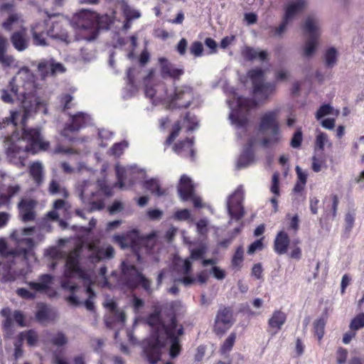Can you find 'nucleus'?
<instances>
[{"instance_id":"14","label":"nucleus","mask_w":364,"mask_h":364,"mask_svg":"<svg viewBox=\"0 0 364 364\" xmlns=\"http://www.w3.org/2000/svg\"><path fill=\"white\" fill-rule=\"evenodd\" d=\"M80 251L79 249H74L68 255L65 267V275L68 277H72L77 275L80 278L85 277V271L80 265Z\"/></svg>"},{"instance_id":"16","label":"nucleus","mask_w":364,"mask_h":364,"mask_svg":"<svg viewBox=\"0 0 364 364\" xmlns=\"http://www.w3.org/2000/svg\"><path fill=\"white\" fill-rule=\"evenodd\" d=\"M160 73L162 78L167 77L179 80L181 76L184 74L183 68H175L174 65L166 58H159Z\"/></svg>"},{"instance_id":"4","label":"nucleus","mask_w":364,"mask_h":364,"mask_svg":"<svg viewBox=\"0 0 364 364\" xmlns=\"http://www.w3.org/2000/svg\"><path fill=\"white\" fill-rule=\"evenodd\" d=\"M279 110L276 109L262 114L259 118V131L262 133L271 130L269 136L262 139L260 144L263 148H269L279 144L282 140L280 125L278 121Z\"/></svg>"},{"instance_id":"25","label":"nucleus","mask_w":364,"mask_h":364,"mask_svg":"<svg viewBox=\"0 0 364 364\" xmlns=\"http://www.w3.org/2000/svg\"><path fill=\"white\" fill-rule=\"evenodd\" d=\"M7 46V39L0 34V64L4 68H9L15 63L14 56L6 54Z\"/></svg>"},{"instance_id":"17","label":"nucleus","mask_w":364,"mask_h":364,"mask_svg":"<svg viewBox=\"0 0 364 364\" xmlns=\"http://www.w3.org/2000/svg\"><path fill=\"white\" fill-rule=\"evenodd\" d=\"M36 202L31 199H21L18 203L19 216L24 223L33 221L36 218Z\"/></svg>"},{"instance_id":"54","label":"nucleus","mask_w":364,"mask_h":364,"mask_svg":"<svg viewBox=\"0 0 364 364\" xmlns=\"http://www.w3.org/2000/svg\"><path fill=\"white\" fill-rule=\"evenodd\" d=\"M9 262L11 264H9V270L6 273L3 274L1 278V282L4 283L14 282L16 279L17 277L16 272L12 269V264L14 263V261L13 262Z\"/></svg>"},{"instance_id":"7","label":"nucleus","mask_w":364,"mask_h":364,"mask_svg":"<svg viewBox=\"0 0 364 364\" xmlns=\"http://www.w3.org/2000/svg\"><path fill=\"white\" fill-rule=\"evenodd\" d=\"M237 109H234L230 114L232 122L238 127H245L248 124V119L246 114H242L241 110L248 112L250 109L255 108L258 105V102L250 97L240 96L237 99Z\"/></svg>"},{"instance_id":"10","label":"nucleus","mask_w":364,"mask_h":364,"mask_svg":"<svg viewBox=\"0 0 364 364\" xmlns=\"http://www.w3.org/2000/svg\"><path fill=\"white\" fill-rule=\"evenodd\" d=\"M50 19L39 21L31 26V31L41 33H45L53 38L66 41L68 38V33L62 29L60 22H52L50 26Z\"/></svg>"},{"instance_id":"50","label":"nucleus","mask_w":364,"mask_h":364,"mask_svg":"<svg viewBox=\"0 0 364 364\" xmlns=\"http://www.w3.org/2000/svg\"><path fill=\"white\" fill-rule=\"evenodd\" d=\"M123 13L125 17V20L127 22H130L134 19L139 18L141 16V14L139 11L132 9L129 6H127L124 9Z\"/></svg>"},{"instance_id":"57","label":"nucleus","mask_w":364,"mask_h":364,"mask_svg":"<svg viewBox=\"0 0 364 364\" xmlns=\"http://www.w3.org/2000/svg\"><path fill=\"white\" fill-rule=\"evenodd\" d=\"M16 294L23 299L33 300L36 295L25 288H18L16 291Z\"/></svg>"},{"instance_id":"12","label":"nucleus","mask_w":364,"mask_h":364,"mask_svg":"<svg viewBox=\"0 0 364 364\" xmlns=\"http://www.w3.org/2000/svg\"><path fill=\"white\" fill-rule=\"evenodd\" d=\"M304 30L310 37V39L305 43L304 55L306 57H309L312 55L316 50L318 38L319 36L317 23L313 16H309L306 18Z\"/></svg>"},{"instance_id":"19","label":"nucleus","mask_w":364,"mask_h":364,"mask_svg":"<svg viewBox=\"0 0 364 364\" xmlns=\"http://www.w3.org/2000/svg\"><path fill=\"white\" fill-rule=\"evenodd\" d=\"M10 41L16 50L22 52L26 50L30 42L27 29L22 27L20 30L13 32L10 36Z\"/></svg>"},{"instance_id":"64","label":"nucleus","mask_w":364,"mask_h":364,"mask_svg":"<svg viewBox=\"0 0 364 364\" xmlns=\"http://www.w3.org/2000/svg\"><path fill=\"white\" fill-rule=\"evenodd\" d=\"M191 218V212L188 209H181L174 213V218L178 220H187Z\"/></svg>"},{"instance_id":"39","label":"nucleus","mask_w":364,"mask_h":364,"mask_svg":"<svg viewBox=\"0 0 364 364\" xmlns=\"http://www.w3.org/2000/svg\"><path fill=\"white\" fill-rule=\"evenodd\" d=\"M237 338V334L235 332H232L228 338L224 341L223 343L220 346V353L222 355L229 353L232 350L234 344L235 343V340Z\"/></svg>"},{"instance_id":"37","label":"nucleus","mask_w":364,"mask_h":364,"mask_svg":"<svg viewBox=\"0 0 364 364\" xmlns=\"http://www.w3.org/2000/svg\"><path fill=\"white\" fill-rule=\"evenodd\" d=\"M62 287L64 289L69 290L72 294L71 295L67 297V301L74 306L79 305L80 301L77 297L75 295V292L79 288V287L77 284H70V282L68 280L64 281L62 283Z\"/></svg>"},{"instance_id":"38","label":"nucleus","mask_w":364,"mask_h":364,"mask_svg":"<svg viewBox=\"0 0 364 364\" xmlns=\"http://www.w3.org/2000/svg\"><path fill=\"white\" fill-rule=\"evenodd\" d=\"M18 338L21 341L26 339L29 346H34L38 342V336L36 331L30 329L21 332L18 335Z\"/></svg>"},{"instance_id":"30","label":"nucleus","mask_w":364,"mask_h":364,"mask_svg":"<svg viewBox=\"0 0 364 364\" xmlns=\"http://www.w3.org/2000/svg\"><path fill=\"white\" fill-rule=\"evenodd\" d=\"M55 313L45 304H39L36 313V318L39 322L51 321L55 320Z\"/></svg>"},{"instance_id":"46","label":"nucleus","mask_w":364,"mask_h":364,"mask_svg":"<svg viewBox=\"0 0 364 364\" xmlns=\"http://www.w3.org/2000/svg\"><path fill=\"white\" fill-rule=\"evenodd\" d=\"M326 64L328 67H333L337 60V50L335 48H328L324 55Z\"/></svg>"},{"instance_id":"26","label":"nucleus","mask_w":364,"mask_h":364,"mask_svg":"<svg viewBox=\"0 0 364 364\" xmlns=\"http://www.w3.org/2000/svg\"><path fill=\"white\" fill-rule=\"evenodd\" d=\"M53 277L50 274H44L39 277V282H28V287L36 291H44L50 289V285L53 282Z\"/></svg>"},{"instance_id":"42","label":"nucleus","mask_w":364,"mask_h":364,"mask_svg":"<svg viewBox=\"0 0 364 364\" xmlns=\"http://www.w3.org/2000/svg\"><path fill=\"white\" fill-rule=\"evenodd\" d=\"M326 321L323 318L316 319L314 322V333L320 342L323 337L325 331Z\"/></svg>"},{"instance_id":"5","label":"nucleus","mask_w":364,"mask_h":364,"mask_svg":"<svg viewBox=\"0 0 364 364\" xmlns=\"http://www.w3.org/2000/svg\"><path fill=\"white\" fill-rule=\"evenodd\" d=\"M5 154L9 163L19 168L26 166V147L23 145V139L17 135L7 136L4 140Z\"/></svg>"},{"instance_id":"21","label":"nucleus","mask_w":364,"mask_h":364,"mask_svg":"<svg viewBox=\"0 0 364 364\" xmlns=\"http://www.w3.org/2000/svg\"><path fill=\"white\" fill-rule=\"evenodd\" d=\"M275 90L276 85L274 83L262 82L252 87V94L255 96H260L259 101L260 102H264L274 93Z\"/></svg>"},{"instance_id":"9","label":"nucleus","mask_w":364,"mask_h":364,"mask_svg":"<svg viewBox=\"0 0 364 364\" xmlns=\"http://www.w3.org/2000/svg\"><path fill=\"white\" fill-rule=\"evenodd\" d=\"M89 122V116L83 112H77L72 115L70 122L65 124L61 131V135L70 141L77 139V133L82 128L87 127Z\"/></svg>"},{"instance_id":"8","label":"nucleus","mask_w":364,"mask_h":364,"mask_svg":"<svg viewBox=\"0 0 364 364\" xmlns=\"http://www.w3.org/2000/svg\"><path fill=\"white\" fill-rule=\"evenodd\" d=\"M233 311L230 306H220L215 318L213 332L218 336H223L234 324Z\"/></svg>"},{"instance_id":"31","label":"nucleus","mask_w":364,"mask_h":364,"mask_svg":"<svg viewBox=\"0 0 364 364\" xmlns=\"http://www.w3.org/2000/svg\"><path fill=\"white\" fill-rule=\"evenodd\" d=\"M143 188L156 196H162L167 194V189L161 188L159 181L155 178L144 181Z\"/></svg>"},{"instance_id":"59","label":"nucleus","mask_w":364,"mask_h":364,"mask_svg":"<svg viewBox=\"0 0 364 364\" xmlns=\"http://www.w3.org/2000/svg\"><path fill=\"white\" fill-rule=\"evenodd\" d=\"M332 112V107L330 105H323L320 107V108L317 110L316 113V117L317 119H319L323 117L326 115L331 114Z\"/></svg>"},{"instance_id":"60","label":"nucleus","mask_w":364,"mask_h":364,"mask_svg":"<svg viewBox=\"0 0 364 364\" xmlns=\"http://www.w3.org/2000/svg\"><path fill=\"white\" fill-rule=\"evenodd\" d=\"M206 252V248L204 246H201L198 248H195L191 251V257L194 260L200 259L203 258V255Z\"/></svg>"},{"instance_id":"28","label":"nucleus","mask_w":364,"mask_h":364,"mask_svg":"<svg viewBox=\"0 0 364 364\" xmlns=\"http://www.w3.org/2000/svg\"><path fill=\"white\" fill-rule=\"evenodd\" d=\"M287 321V315L280 310H276L273 312L271 318L268 321V325L271 328L279 331Z\"/></svg>"},{"instance_id":"55","label":"nucleus","mask_w":364,"mask_h":364,"mask_svg":"<svg viewBox=\"0 0 364 364\" xmlns=\"http://www.w3.org/2000/svg\"><path fill=\"white\" fill-rule=\"evenodd\" d=\"M38 71L43 77L50 74V62L47 60L41 61L38 65Z\"/></svg>"},{"instance_id":"32","label":"nucleus","mask_w":364,"mask_h":364,"mask_svg":"<svg viewBox=\"0 0 364 364\" xmlns=\"http://www.w3.org/2000/svg\"><path fill=\"white\" fill-rule=\"evenodd\" d=\"M29 173L37 186H41L44 179L43 166L40 162H33L29 168Z\"/></svg>"},{"instance_id":"36","label":"nucleus","mask_w":364,"mask_h":364,"mask_svg":"<svg viewBox=\"0 0 364 364\" xmlns=\"http://www.w3.org/2000/svg\"><path fill=\"white\" fill-rule=\"evenodd\" d=\"M247 77L251 80L252 87L263 82L264 70L260 68H255L250 70L247 73Z\"/></svg>"},{"instance_id":"56","label":"nucleus","mask_w":364,"mask_h":364,"mask_svg":"<svg viewBox=\"0 0 364 364\" xmlns=\"http://www.w3.org/2000/svg\"><path fill=\"white\" fill-rule=\"evenodd\" d=\"M348 352L347 349L339 347L336 353V358L338 364H345L347 360Z\"/></svg>"},{"instance_id":"24","label":"nucleus","mask_w":364,"mask_h":364,"mask_svg":"<svg viewBox=\"0 0 364 364\" xmlns=\"http://www.w3.org/2000/svg\"><path fill=\"white\" fill-rule=\"evenodd\" d=\"M306 4V0H295L288 4L285 8L284 17L291 21L296 15L304 10Z\"/></svg>"},{"instance_id":"63","label":"nucleus","mask_w":364,"mask_h":364,"mask_svg":"<svg viewBox=\"0 0 364 364\" xmlns=\"http://www.w3.org/2000/svg\"><path fill=\"white\" fill-rule=\"evenodd\" d=\"M251 275L257 279H262L263 268L261 263H256L253 265L251 271Z\"/></svg>"},{"instance_id":"2","label":"nucleus","mask_w":364,"mask_h":364,"mask_svg":"<svg viewBox=\"0 0 364 364\" xmlns=\"http://www.w3.org/2000/svg\"><path fill=\"white\" fill-rule=\"evenodd\" d=\"M36 230V227L23 228L18 230H14L11 235V239L16 243V247L15 249L9 250L6 241L0 239V255L9 259L8 262H13L16 258L21 257L23 260L26 261L28 257L34 255V247L36 242L31 235H33Z\"/></svg>"},{"instance_id":"15","label":"nucleus","mask_w":364,"mask_h":364,"mask_svg":"<svg viewBox=\"0 0 364 364\" xmlns=\"http://www.w3.org/2000/svg\"><path fill=\"white\" fill-rule=\"evenodd\" d=\"M242 193L236 190L229 198L228 202V210L230 215L236 220H240L245 215L244 207L242 206Z\"/></svg>"},{"instance_id":"41","label":"nucleus","mask_w":364,"mask_h":364,"mask_svg":"<svg viewBox=\"0 0 364 364\" xmlns=\"http://www.w3.org/2000/svg\"><path fill=\"white\" fill-rule=\"evenodd\" d=\"M48 191L52 195L61 194L64 198L68 196V192L65 188H62L56 180H51L49 183Z\"/></svg>"},{"instance_id":"3","label":"nucleus","mask_w":364,"mask_h":364,"mask_svg":"<svg viewBox=\"0 0 364 364\" xmlns=\"http://www.w3.org/2000/svg\"><path fill=\"white\" fill-rule=\"evenodd\" d=\"M80 197L83 203L90 205L91 212L101 210L105 208V200L102 194L106 197L112 196V188L105 181H98L97 184L85 181L79 187Z\"/></svg>"},{"instance_id":"34","label":"nucleus","mask_w":364,"mask_h":364,"mask_svg":"<svg viewBox=\"0 0 364 364\" xmlns=\"http://www.w3.org/2000/svg\"><path fill=\"white\" fill-rule=\"evenodd\" d=\"M311 168L314 172H319L323 168H326V157L323 152L316 154L311 159Z\"/></svg>"},{"instance_id":"35","label":"nucleus","mask_w":364,"mask_h":364,"mask_svg":"<svg viewBox=\"0 0 364 364\" xmlns=\"http://www.w3.org/2000/svg\"><path fill=\"white\" fill-rule=\"evenodd\" d=\"M244 261V249L242 246L237 247L231 259V267L235 271L241 269Z\"/></svg>"},{"instance_id":"52","label":"nucleus","mask_w":364,"mask_h":364,"mask_svg":"<svg viewBox=\"0 0 364 364\" xmlns=\"http://www.w3.org/2000/svg\"><path fill=\"white\" fill-rule=\"evenodd\" d=\"M184 121L188 123V131H193L198 126L196 117L194 114H191L190 112L186 114Z\"/></svg>"},{"instance_id":"33","label":"nucleus","mask_w":364,"mask_h":364,"mask_svg":"<svg viewBox=\"0 0 364 364\" xmlns=\"http://www.w3.org/2000/svg\"><path fill=\"white\" fill-rule=\"evenodd\" d=\"M333 144L329 140L327 134L319 132L315 139V150L323 152L325 146L332 148Z\"/></svg>"},{"instance_id":"61","label":"nucleus","mask_w":364,"mask_h":364,"mask_svg":"<svg viewBox=\"0 0 364 364\" xmlns=\"http://www.w3.org/2000/svg\"><path fill=\"white\" fill-rule=\"evenodd\" d=\"M117 182V184L119 186L120 188H123L124 187L125 178H126V171L124 168H117L116 170Z\"/></svg>"},{"instance_id":"40","label":"nucleus","mask_w":364,"mask_h":364,"mask_svg":"<svg viewBox=\"0 0 364 364\" xmlns=\"http://www.w3.org/2000/svg\"><path fill=\"white\" fill-rule=\"evenodd\" d=\"M21 16L17 13L10 14L8 18L2 23V28L6 31H11L13 30V25L18 23L19 21L23 22L21 19Z\"/></svg>"},{"instance_id":"13","label":"nucleus","mask_w":364,"mask_h":364,"mask_svg":"<svg viewBox=\"0 0 364 364\" xmlns=\"http://www.w3.org/2000/svg\"><path fill=\"white\" fill-rule=\"evenodd\" d=\"M194 100L193 90L188 87L176 88L170 100V106L181 109L190 107Z\"/></svg>"},{"instance_id":"6","label":"nucleus","mask_w":364,"mask_h":364,"mask_svg":"<svg viewBox=\"0 0 364 364\" xmlns=\"http://www.w3.org/2000/svg\"><path fill=\"white\" fill-rule=\"evenodd\" d=\"M20 138L26 142V150L32 154L46 151L50 146V143L44 140L41 128L23 127Z\"/></svg>"},{"instance_id":"43","label":"nucleus","mask_w":364,"mask_h":364,"mask_svg":"<svg viewBox=\"0 0 364 364\" xmlns=\"http://www.w3.org/2000/svg\"><path fill=\"white\" fill-rule=\"evenodd\" d=\"M286 218L289 220L287 230L292 231L294 235H296L299 230V217L298 214L291 215L288 213L286 215Z\"/></svg>"},{"instance_id":"48","label":"nucleus","mask_w":364,"mask_h":364,"mask_svg":"<svg viewBox=\"0 0 364 364\" xmlns=\"http://www.w3.org/2000/svg\"><path fill=\"white\" fill-rule=\"evenodd\" d=\"M350 330L358 331L364 328V313L358 314L350 321L349 326Z\"/></svg>"},{"instance_id":"29","label":"nucleus","mask_w":364,"mask_h":364,"mask_svg":"<svg viewBox=\"0 0 364 364\" xmlns=\"http://www.w3.org/2000/svg\"><path fill=\"white\" fill-rule=\"evenodd\" d=\"M193 139L186 138L184 140H181L173 146V150L177 154H181V152L185 150H189V156L193 160L195 157V151L193 149Z\"/></svg>"},{"instance_id":"45","label":"nucleus","mask_w":364,"mask_h":364,"mask_svg":"<svg viewBox=\"0 0 364 364\" xmlns=\"http://www.w3.org/2000/svg\"><path fill=\"white\" fill-rule=\"evenodd\" d=\"M301 243V240L298 238L294 239L291 243V250L289 252V257L291 259L299 260L302 257V252L299 245Z\"/></svg>"},{"instance_id":"47","label":"nucleus","mask_w":364,"mask_h":364,"mask_svg":"<svg viewBox=\"0 0 364 364\" xmlns=\"http://www.w3.org/2000/svg\"><path fill=\"white\" fill-rule=\"evenodd\" d=\"M50 343L55 346L61 347L68 343V338L65 333L59 331L52 336Z\"/></svg>"},{"instance_id":"22","label":"nucleus","mask_w":364,"mask_h":364,"mask_svg":"<svg viewBox=\"0 0 364 364\" xmlns=\"http://www.w3.org/2000/svg\"><path fill=\"white\" fill-rule=\"evenodd\" d=\"M290 245V238L287 232L282 230L279 231L274 240V250L279 255H284L287 252Z\"/></svg>"},{"instance_id":"51","label":"nucleus","mask_w":364,"mask_h":364,"mask_svg":"<svg viewBox=\"0 0 364 364\" xmlns=\"http://www.w3.org/2000/svg\"><path fill=\"white\" fill-rule=\"evenodd\" d=\"M33 43L36 46H45L47 45L46 36L45 33H39L36 32H31Z\"/></svg>"},{"instance_id":"23","label":"nucleus","mask_w":364,"mask_h":364,"mask_svg":"<svg viewBox=\"0 0 364 364\" xmlns=\"http://www.w3.org/2000/svg\"><path fill=\"white\" fill-rule=\"evenodd\" d=\"M255 160V153L253 151V141L249 140L246 146L237 160V167L239 168H245L250 165Z\"/></svg>"},{"instance_id":"27","label":"nucleus","mask_w":364,"mask_h":364,"mask_svg":"<svg viewBox=\"0 0 364 364\" xmlns=\"http://www.w3.org/2000/svg\"><path fill=\"white\" fill-rule=\"evenodd\" d=\"M241 55L244 59L248 61H252L257 58H259L261 61H264L267 59L268 53L265 50L258 51L257 50L250 47H245L242 51Z\"/></svg>"},{"instance_id":"62","label":"nucleus","mask_w":364,"mask_h":364,"mask_svg":"<svg viewBox=\"0 0 364 364\" xmlns=\"http://www.w3.org/2000/svg\"><path fill=\"white\" fill-rule=\"evenodd\" d=\"M263 249L262 239H259L250 245L247 249V254L252 255L257 250H262Z\"/></svg>"},{"instance_id":"53","label":"nucleus","mask_w":364,"mask_h":364,"mask_svg":"<svg viewBox=\"0 0 364 364\" xmlns=\"http://www.w3.org/2000/svg\"><path fill=\"white\" fill-rule=\"evenodd\" d=\"M18 113L16 112H13L11 113V116L9 117H5L0 122V129L5 128L6 126L9 124H12L14 127H16L17 125L16 118Z\"/></svg>"},{"instance_id":"11","label":"nucleus","mask_w":364,"mask_h":364,"mask_svg":"<svg viewBox=\"0 0 364 364\" xmlns=\"http://www.w3.org/2000/svg\"><path fill=\"white\" fill-rule=\"evenodd\" d=\"M99 243V240H95L87 245V250L90 252L88 259L93 264L111 259L114 257L115 251L111 245L100 246Z\"/></svg>"},{"instance_id":"44","label":"nucleus","mask_w":364,"mask_h":364,"mask_svg":"<svg viewBox=\"0 0 364 364\" xmlns=\"http://www.w3.org/2000/svg\"><path fill=\"white\" fill-rule=\"evenodd\" d=\"M181 130V121H176L172 127L171 131L168 136L167 137L165 144L171 145L175 139L178 136Z\"/></svg>"},{"instance_id":"20","label":"nucleus","mask_w":364,"mask_h":364,"mask_svg":"<svg viewBox=\"0 0 364 364\" xmlns=\"http://www.w3.org/2000/svg\"><path fill=\"white\" fill-rule=\"evenodd\" d=\"M122 273L125 284L130 289H134L139 287L140 272L134 265H124L123 263Z\"/></svg>"},{"instance_id":"49","label":"nucleus","mask_w":364,"mask_h":364,"mask_svg":"<svg viewBox=\"0 0 364 364\" xmlns=\"http://www.w3.org/2000/svg\"><path fill=\"white\" fill-rule=\"evenodd\" d=\"M303 141V133L301 131V128H298L296 132L294 133L291 141L290 146L292 148L297 149L299 148L301 145Z\"/></svg>"},{"instance_id":"58","label":"nucleus","mask_w":364,"mask_h":364,"mask_svg":"<svg viewBox=\"0 0 364 364\" xmlns=\"http://www.w3.org/2000/svg\"><path fill=\"white\" fill-rule=\"evenodd\" d=\"M190 51L196 57L202 55L203 52V46L201 42L194 41L190 48Z\"/></svg>"},{"instance_id":"1","label":"nucleus","mask_w":364,"mask_h":364,"mask_svg":"<svg viewBox=\"0 0 364 364\" xmlns=\"http://www.w3.org/2000/svg\"><path fill=\"white\" fill-rule=\"evenodd\" d=\"M183 334V326L178 323L174 314L168 324L162 323L151 331L143 343V353L149 364H156L161 360L163 349L168 342L170 343V357L175 358L179 355L182 350L180 337Z\"/></svg>"},{"instance_id":"18","label":"nucleus","mask_w":364,"mask_h":364,"mask_svg":"<svg viewBox=\"0 0 364 364\" xmlns=\"http://www.w3.org/2000/svg\"><path fill=\"white\" fill-rule=\"evenodd\" d=\"M178 196L182 201H188L195 194V187L191 179L182 175L177 186Z\"/></svg>"}]
</instances>
